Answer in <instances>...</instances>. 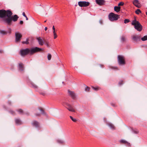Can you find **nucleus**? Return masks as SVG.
<instances>
[{
  "mask_svg": "<svg viewBox=\"0 0 147 147\" xmlns=\"http://www.w3.org/2000/svg\"><path fill=\"white\" fill-rule=\"evenodd\" d=\"M12 12L10 10V12L8 13V18L3 20V22L4 23L7 25H10L12 24V21L15 22L18 20L19 18L18 15H15L13 16H12Z\"/></svg>",
  "mask_w": 147,
  "mask_h": 147,
  "instance_id": "nucleus-1",
  "label": "nucleus"
},
{
  "mask_svg": "<svg viewBox=\"0 0 147 147\" xmlns=\"http://www.w3.org/2000/svg\"><path fill=\"white\" fill-rule=\"evenodd\" d=\"M18 68L19 70L21 71H22L24 70V65L22 63H20L19 64V66Z\"/></svg>",
  "mask_w": 147,
  "mask_h": 147,
  "instance_id": "nucleus-18",
  "label": "nucleus"
},
{
  "mask_svg": "<svg viewBox=\"0 0 147 147\" xmlns=\"http://www.w3.org/2000/svg\"><path fill=\"white\" fill-rule=\"evenodd\" d=\"M10 112L11 114H14L15 112L13 111H10Z\"/></svg>",
  "mask_w": 147,
  "mask_h": 147,
  "instance_id": "nucleus-45",
  "label": "nucleus"
},
{
  "mask_svg": "<svg viewBox=\"0 0 147 147\" xmlns=\"http://www.w3.org/2000/svg\"><path fill=\"white\" fill-rule=\"evenodd\" d=\"M44 43L46 45L47 47H49V42L47 40L45 39H44Z\"/></svg>",
  "mask_w": 147,
  "mask_h": 147,
  "instance_id": "nucleus-23",
  "label": "nucleus"
},
{
  "mask_svg": "<svg viewBox=\"0 0 147 147\" xmlns=\"http://www.w3.org/2000/svg\"><path fill=\"white\" fill-rule=\"evenodd\" d=\"M121 40L122 41L124 42L125 40V38L124 36H122Z\"/></svg>",
  "mask_w": 147,
  "mask_h": 147,
  "instance_id": "nucleus-38",
  "label": "nucleus"
},
{
  "mask_svg": "<svg viewBox=\"0 0 147 147\" xmlns=\"http://www.w3.org/2000/svg\"><path fill=\"white\" fill-rule=\"evenodd\" d=\"M20 24H22L23 23V22L22 21H20Z\"/></svg>",
  "mask_w": 147,
  "mask_h": 147,
  "instance_id": "nucleus-48",
  "label": "nucleus"
},
{
  "mask_svg": "<svg viewBox=\"0 0 147 147\" xmlns=\"http://www.w3.org/2000/svg\"><path fill=\"white\" fill-rule=\"evenodd\" d=\"M11 102L9 101H8V103L9 104V105H10L11 104Z\"/></svg>",
  "mask_w": 147,
  "mask_h": 147,
  "instance_id": "nucleus-55",
  "label": "nucleus"
},
{
  "mask_svg": "<svg viewBox=\"0 0 147 147\" xmlns=\"http://www.w3.org/2000/svg\"><path fill=\"white\" fill-rule=\"evenodd\" d=\"M47 29V27H45V30L46 31Z\"/></svg>",
  "mask_w": 147,
  "mask_h": 147,
  "instance_id": "nucleus-53",
  "label": "nucleus"
},
{
  "mask_svg": "<svg viewBox=\"0 0 147 147\" xmlns=\"http://www.w3.org/2000/svg\"><path fill=\"white\" fill-rule=\"evenodd\" d=\"M141 40L143 41H145L147 40V36H145L141 38Z\"/></svg>",
  "mask_w": 147,
  "mask_h": 147,
  "instance_id": "nucleus-26",
  "label": "nucleus"
},
{
  "mask_svg": "<svg viewBox=\"0 0 147 147\" xmlns=\"http://www.w3.org/2000/svg\"><path fill=\"white\" fill-rule=\"evenodd\" d=\"M133 4L138 8H140L141 6V5L138 0H134L133 1Z\"/></svg>",
  "mask_w": 147,
  "mask_h": 147,
  "instance_id": "nucleus-16",
  "label": "nucleus"
},
{
  "mask_svg": "<svg viewBox=\"0 0 147 147\" xmlns=\"http://www.w3.org/2000/svg\"><path fill=\"white\" fill-rule=\"evenodd\" d=\"M3 52V51L2 50H0V53H2Z\"/></svg>",
  "mask_w": 147,
  "mask_h": 147,
  "instance_id": "nucleus-49",
  "label": "nucleus"
},
{
  "mask_svg": "<svg viewBox=\"0 0 147 147\" xmlns=\"http://www.w3.org/2000/svg\"><path fill=\"white\" fill-rule=\"evenodd\" d=\"M124 4L123 2H120L118 4V6H123Z\"/></svg>",
  "mask_w": 147,
  "mask_h": 147,
  "instance_id": "nucleus-39",
  "label": "nucleus"
},
{
  "mask_svg": "<svg viewBox=\"0 0 147 147\" xmlns=\"http://www.w3.org/2000/svg\"><path fill=\"white\" fill-rule=\"evenodd\" d=\"M126 144V145L129 146V147H131V145L130 144V143H129L127 142L126 143V144Z\"/></svg>",
  "mask_w": 147,
  "mask_h": 147,
  "instance_id": "nucleus-40",
  "label": "nucleus"
},
{
  "mask_svg": "<svg viewBox=\"0 0 147 147\" xmlns=\"http://www.w3.org/2000/svg\"><path fill=\"white\" fill-rule=\"evenodd\" d=\"M42 50V49L37 47L32 48L30 49V54L32 55L34 53L39 52Z\"/></svg>",
  "mask_w": 147,
  "mask_h": 147,
  "instance_id": "nucleus-6",
  "label": "nucleus"
},
{
  "mask_svg": "<svg viewBox=\"0 0 147 147\" xmlns=\"http://www.w3.org/2000/svg\"><path fill=\"white\" fill-rule=\"evenodd\" d=\"M25 17L26 18V20H28V18H27V16H26V17Z\"/></svg>",
  "mask_w": 147,
  "mask_h": 147,
  "instance_id": "nucleus-54",
  "label": "nucleus"
},
{
  "mask_svg": "<svg viewBox=\"0 0 147 147\" xmlns=\"http://www.w3.org/2000/svg\"><path fill=\"white\" fill-rule=\"evenodd\" d=\"M136 13L137 14H139L141 13V10L139 9H137L135 11Z\"/></svg>",
  "mask_w": 147,
  "mask_h": 147,
  "instance_id": "nucleus-28",
  "label": "nucleus"
},
{
  "mask_svg": "<svg viewBox=\"0 0 147 147\" xmlns=\"http://www.w3.org/2000/svg\"><path fill=\"white\" fill-rule=\"evenodd\" d=\"M0 33L3 35H6L7 34V32L4 30H0Z\"/></svg>",
  "mask_w": 147,
  "mask_h": 147,
  "instance_id": "nucleus-27",
  "label": "nucleus"
},
{
  "mask_svg": "<svg viewBox=\"0 0 147 147\" xmlns=\"http://www.w3.org/2000/svg\"><path fill=\"white\" fill-rule=\"evenodd\" d=\"M119 142L121 144H126L127 142L124 140H120Z\"/></svg>",
  "mask_w": 147,
  "mask_h": 147,
  "instance_id": "nucleus-29",
  "label": "nucleus"
},
{
  "mask_svg": "<svg viewBox=\"0 0 147 147\" xmlns=\"http://www.w3.org/2000/svg\"><path fill=\"white\" fill-rule=\"evenodd\" d=\"M132 39L135 42H138L140 40L141 36L137 35H133L131 36Z\"/></svg>",
  "mask_w": 147,
  "mask_h": 147,
  "instance_id": "nucleus-11",
  "label": "nucleus"
},
{
  "mask_svg": "<svg viewBox=\"0 0 147 147\" xmlns=\"http://www.w3.org/2000/svg\"><path fill=\"white\" fill-rule=\"evenodd\" d=\"M109 19L111 21L117 20L119 18V15L113 13H110L108 16Z\"/></svg>",
  "mask_w": 147,
  "mask_h": 147,
  "instance_id": "nucleus-4",
  "label": "nucleus"
},
{
  "mask_svg": "<svg viewBox=\"0 0 147 147\" xmlns=\"http://www.w3.org/2000/svg\"><path fill=\"white\" fill-rule=\"evenodd\" d=\"M121 7L120 6H115L114 8V10L117 12L120 11Z\"/></svg>",
  "mask_w": 147,
  "mask_h": 147,
  "instance_id": "nucleus-19",
  "label": "nucleus"
},
{
  "mask_svg": "<svg viewBox=\"0 0 147 147\" xmlns=\"http://www.w3.org/2000/svg\"><path fill=\"white\" fill-rule=\"evenodd\" d=\"M108 125L112 129H115V127L114 125L111 123H109L108 124Z\"/></svg>",
  "mask_w": 147,
  "mask_h": 147,
  "instance_id": "nucleus-24",
  "label": "nucleus"
},
{
  "mask_svg": "<svg viewBox=\"0 0 147 147\" xmlns=\"http://www.w3.org/2000/svg\"><path fill=\"white\" fill-rule=\"evenodd\" d=\"M16 42H18L20 40V38H22V36L20 33L16 32L15 33Z\"/></svg>",
  "mask_w": 147,
  "mask_h": 147,
  "instance_id": "nucleus-13",
  "label": "nucleus"
},
{
  "mask_svg": "<svg viewBox=\"0 0 147 147\" xmlns=\"http://www.w3.org/2000/svg\"><path fill=\"white\" fill-rule=\"evenodd\" d=\"M146 14L147 16V12H146Z\"/></svg>",
  "mask_w": 147,
  "mask_h": 147,
  "instance_id": "nucleus-57",
  "label": "nucleus"
},
{
  "mask_svg": "<svg viewBox=\"0 0 147 147\" xmlns=\"http://www.w3.org/2000/svg\"><path fill=\"white\" fill-rule=\"evenodd\" d=\"M30 84L31 85V87L35 89H37L38 88V86L33 83L31 82Z\"/></svg>",
  "mask_w": 147,
  "mask_h": 147,
  "instance_id": "nucleus-20",
  "label": "nucleus"
},
{
  "mask_svg": "<svg viewBox=\"0 0 147 147\" xmlns=\"http://www.w3.org/2000/svg\"><path fill=\"white\" fill-rule=\"evenodd\" d=\"M92 88L94 90H96V91H97L100 89L98 87H95L92 86Z\"/></svg>",
  "mask_w": 147,
  "mask_h": 147,
  "instance_id": "nucleus-30",
  "label": "nucleus"
},
{
  "mask_svg": "<svg viewBox=\"0 0 147 147\" xmlns=\"http://www.w3.org/2000/svg\"><path fill=\"white\" fill-rule=\"evenodd\" d=\"M10 10H5L2 9L0 10V18L3 19V20L8 17V13L10 12Z\"/></svg>",
  "mask_w": 147,
  "mask_h": 147,
  "instance_id": "nucleus-3",
  "label": "nucleus"
},
{
  "mask_svg": "<svg viewBox=\"0 0 147 147\" xmlns=\"http://www.w3.org/2000/svg\"><path fill=\"white\" fill-rule=\"evenodd\" d=\"M131 130L133 132L134 134H137L139 133V131L137 129L132 128Z\"/></svg>",
  "mask_w": 147,
  "mask_h": 147,
  "instance_id": "nucleus-22",
  "label": "nucleus"
},
{
  "mask_svg": "<svg viewBox=\"0 0 147 147\" xmlns=\"http://www.w3.org/2000/svg\"><path fill=\"white\" fill-rule=\"evenodd\" d=\"M96 3L99 5H102L104 4L105 1L104 0H96Z\"/></svg>",
  "mask_w": 147,
  "mask_h": 147,
  "instance_id": "nucleus-17",
  "label": "nucleus"
},
{
  "mask_svg": "<svg viewBox=\"0 0 147 147\" xmlns=\"http://www.w3.org/2000/svg\"><path fill=\"white\" fill-rule=\"evenodd\" d=\"M36 39L38 40L39 44L41 46H42L44 44V40L41 38L40 37H38L36 38Z\"/></svg>",
  "mask_w": 147,
  "mask_h": 147,
  "instance_id": "nucleus-14",
  "label": "nucleus"
},
{
  "mask_svg": "<svg viewBox=\"0 0 147 147\" xmlns=\"http://www.w3.org/2000/svg\"><path fill=\"white\" fill-rule=\"evenodd\" d=\"M68 91L69 95L73 99H75L76 98V95L74 92L70 91L69 90H68Z\"/></svg>",
  "mask_w": 147,
  "mask_h": 147,
  "instance_id": "nucleus-15",
  "label": "nucleus"
},
{
  "mask_svg": "<svg viewBox=\"0 0 147 147\" xmlns=\"http://www.w3.org/2000/svg\"><path fill=\"white\" fill-rule=\"evenodd\" d=\"M111 105L112 106H113V107H115V104H114V103H111Z\"/></svg>",
  "mask_w": 147,
  "mask_h": 147,
  "instance_id": "nucleus-44",
  "label": "nucleus"
},
{
  "mask_svg": "<svg viewBox=\"0 0 147 147\" xmlns=\"http://www.w3.org/2000/svg\"><path fill=\"white\" fill-rule=\"evenodd\" d=\"M129 22V20L128 19H125L124 20V23L125 24H126L127 23Z\"/></svg>",
  "mask_w": 147,
  "mask_h": 147,
  "instance_id": "nucleus-37",
  "label": "nucleus"
},
{
  "mask_svg": "<svg viewBox=\"0 0 147 147\" xmlns=\"http://www.w3.org/2000/svg\"><path fill=\"white\" fill-rule=\"evenodd\" d=\"M123 81H121L120 82H119V85H121L123 84Z\"/></svg>",
  "mask_w": 147,
  "mask_h": 147,
  "instance_id": "nucleus-43",
  "label": "nucleus"
},
{
  "mask_svg": "<svg viewBox=\"0 0 147 147\" xmlns=\"http://www.w3.org/2000/svg\"><path fill=\"white\" fill-rule=\"evenodd\" d=\"M57 142L58 143L60 144H63L64 142L63 140H58Z\"/></svg>",
  "mask_w": 147,
  "mask_h": 147,
  "instance_id": "nucleus-33",
  "label": "nucleus"
},
{
  "mask_svg": "<svg viewBox=\"0 0 147 147\" xmlns=\"http://www.w3.org/2000/svg\"><path fill=\"white\" fill-rule=\"evenodd\" d=\"M63 105L70 111L75 112V110L73 107L70 104L64 102L63 103Z\"/></svg>",
  "mask_w": 147,
  "mask_h": 147,
  "instance_id": "nucleus-7",
  "label": "nucleus"
},
{
  "mask_svg": "<svg viewBox=\"0 0 147 147\" xmlns=\"http://www.w3.org/2000/svg\"><path fill=\"white\" fill-rule=\"evenodd\" d=\"M131 24L134 26L135 29L138 31L140 32L143 29L142 26L136 19L132 21Z\"/></svg>",
  "mask_w": 147,
  "mask_h": 147,
  "instance_id": "nucleus-2",
  "label": "nucleus"
},
{
  "mask_svg": "<svg viewBox=\"0 0 147 147\" xmlns=\"http://www.w3.org/2000/svg\"><path fill=\"white\" fill-rule=\"evenodd\" d=\"M53 34H56V33L55 30H53Z\"/></svg>",
  "mask_w": 147,
  "mask_h": 147,
  "instance_id": "nucleus-51",
  "label": "nucleus"
},
{
  "mask_svg": "<svg viewBox=\"0 0 147 147\" xmlns=\"http://www.w3.org/2000/svg\"><path fill=\"white\" fill-rule=\"evenodd\" d=\"M99 65L101 67H104V65L102 64H100Z\"/></svg>",
  "mask_w": 147,
  "mask_h": 147,
  "instance_id": "nucleus-46",
  "label": "nucleus"
},
{
  "mask_svg": "<svg viewBox=\"0 0 147 147\" xmlns=\"http://www.w3.org/2000/svg\"><path fill=\"white\" fill-rule=\"evenodd\" d=\"M53 30H55V27H54V26H53Z\"/></svg>",
  "mask_w": 147,
  "mask_h": 147,
  "instance_id": "nucleus-50",
  "label": "nucleus"
},
{
  "mask_svg": "<svg viewBox=\"0 0 147 147\" xmlns=\"http://www.w3.org/2000/svg\"><path fill=\"white\" fill-rule=\"evenodd\" d=\"M38 92L40 94L42 95L43 96H45L46 95V93L44 91H40Z\"/></svg>",
  "mask_w": 147,
  "mask_h": 147,
  "instance_id": "nucleus-25",
  "label": "nucleus"
},
{
  "mask_svg": "<svg viewBox=\"0 0 147 147\" xmlns=\"http://www.w3.org/2000/svg\"><path fill=\"white\" fill-rule=\"evenodd\" d=\"M99 22L101 24H102V20H100L99 21Z\"/></svg>",
  "mask_w": 147,
  "mask_h": 147,
  "instance_id": "nucleus-52",
  "label": "nucleus"
},
{
  "mask_svg": "<svg viewBox=\"0 0 147 147\" xmlns=\"http://www.w3.org/2000/svg\"><path fill=\"white\" fill-rule=\"evenodd\" d=\"M70 117L72 120L74 122H76V119L70 116Z\"/></svg>",
  "mask_w": 147,
  "mask_h": 147,
  "instance_id": "nucleus-32",
  "label": "nucleus"
},
{
  "mask_svg": "<svg viewBox=\"0 0 147 147\" xmlns=\"http://www.w3.org/2000/svg\"><path fill=\"white\" fill-rule=\"evenodd\" d=\"M15 122L17 124L20 125L22 123L21 120L19 119H15Z\"/></svg>",
  "mask_w": 147,
  "mask_h": 147,
  "instance_id": "nucleus-21",
  "label": "nucleus"
},
{
  "mask_svg": "<svg viewBox=\"0 0 147 147\" xmlns=\"http://www.w3.org/2000/svg\"><path fill=\"white\" fill-rule=\"evenodd\" d=\"M118 61L119 65H124L125 64V59L124 57L121 55L118 56Z\"/></svg>",
  "mask_w": 147,
  "mask_h": 147,
  "instance_id": "nucleus-8",
  "label": "nucleus"
},
{
  "mask_svg": "<svg viewBox=\"0 0 147 147\" xmlns=\"http://www.w3.org/2000/svg\"><path fill=\"white\" fill-rule=\"evenodd\" d=\"M51 55L50 54H48L47 56V58L48 60H51Z\"/></svg>",
  "mask_w": 147,
  "mask_h": 147,
  "instance_id": "nucleus-31",
  "label": "nucleus"
},
{
  "mask_svg": "<svg viewBox=\"0 0 147 147\" xmlns=\"http://www.w3.org/2000/svg\"><path fill=\"white\" fill-rule=\"evenodd\" d=\"M46 21H46V20L45 21H44V22H45V23L46 22Z\"/></svg>",
  "mask_w": 147,
  "mask_h": 147,
  "instance_id": "nucleus-56",
  "label": "nucleus"
},
{
  "mask_svg": "<svg viewBox=\"0 0 147 147\" xmlns=\"http://www.w3.org/2000/svg\"><path fill=\"white\" fill-rule=\"evenodd\" d=\"M54 35V38L55 39L57 37V35L56 34H53Z\"/></svg>",
  "mask_w": 147,
  "mask_h": 147,
  "instance_id": "nucleus-42",
  "label": "nucleus"
},
{
  "mask_svg": "<svg viewBox=\"0 0 147 147\" xmlns=\"http://www.w3.org/2000/svg\"><path fill=\"white\" fill-rule=\"evenodd\" d=\"M22 43L23 44H29V42H28V39H27L26 41H23L22 42Z\"/></svg>",
  "mask_w": 147,
  "mask_h": 147,
  "instance_id": "nucleus-36",
  "label": "nucleus"
},
{
  "mask_svg": "<svg viewBox=\"0 0 147 147\" xmlns=\"http://www.w3.org/2000/svg\"><path fill=\"white\" fill-rule=\"evenodd\" d=\"M21 55L22 56H24L30 54V49L26 48L25 49L21 50L20 51Z\"/></svg>",
  "mask_w": 147,
  "mask_h": 147,
  "instance_id": "nucleus-9",
  "label": "nucleus"
},
{
  "mask_svg": "<svg viewBox=\"0 0 147 147\" xmlns=\"http://www.w3.org/2000/svg\"><path fill=\"white\" fill-rule=\"evenodd\" d=\"M17 111L19 112L20 114L23 113V111L22 109H20L17 110Z\"/></svg>",
  "mask_w": 147,
  "mask_h": 147,
  "instance_id": "nucleus-35",
  "label": "nucleus"
},
{
  "mask_svg": "<svg viewBox=\"0 0 147 147\" xmlns=\"http://www.w3.org/2000/svg\"><path fill=\"white\" fill-rule=\"evenodd\" d=\"M8 33L9 34L11 33V29L10 28H9L8 30Z\"/></svg>",
  "mask_w": 147,
  "mask_h": 147,
  "instance_id": "nucleus-41",
  "label": "nucleus"
},
{
  "mask_svg": "<svg viewBox=\"0 0 147 147\" xmlns=\"http://www.w3.org/2000/svg\"><path fill=\"white\" fill-rule=\"evenodd\" d=\"M34 111L35 112L34 114L36 116L40 117L41 113L44 115L46 114V113L44 110L41 107H39L38 109H35Z\"/></svg>",
  "mask_w": 147,
  "mask_h": 147,
  "instance_id": "nucleus-5",
  "label": "nucleus"
},
{
  "mask_svg": "<svg viewBox=\"0 0 147 147\" xmlns=\"http://www.w3.org/2000/svg\"><path fill=\"white\" fill-rule=\"evenodd\" d=\"M32 126L35 127L36 128H38L39 129H40L41 128L40 123L36 121H33L32 123Z\"/></svg>",
  "mask_w": 147,
  "mask_h": 147,
  "instance_id": "nucleus-12",
  "label": "nucleus"
},
{
  "mask_svg": "<svg viewBox=\"0 0 147 147\" xmlns=\"http://www.w3.org/2000/svg\"><path fill=\"white\" fill-rule=\"evenodd\" d=\"M90 88L87 86L85 89V91L86 92H88L90 91Z\"/></svg>",
  "mask_w": 147,
  "mask_h": 147,
  "instance_id": "nucleus-34",
  "label": "nucleus"
},
{
  "mask_svg": "<svg viewBox=\"0 0 147 147\" xmlns=\"http://www.w3.org/2000/svg\"><path fill=\"white\" fill-rule=\"evenodd\" d=\"M22 15L25 17H26V15L25 14V13H24V12H23V13H22Z\"/></svg>",
  "mask_w": 147,
  "mask_h": 147,
  "instance_id": "nucleus-47",
  "label": "nucleus"
},
{
  "mask_svg": "<svg viewBox=\"0 0 147 147\" xmlns=\"http://www.w3.org/2000/svg\"><path fill=\"white\" fill-rule=\"evenodd\" d=\"M90 4L89 2L86 1H79L78 2V4L80 7H86L89 6Z\"/></svg>",
  "mask_w": 147,
  "mask_h": 147,
  "instance_id": "nucleus-10",
  "label": "nucleus"
}]
</instances>
